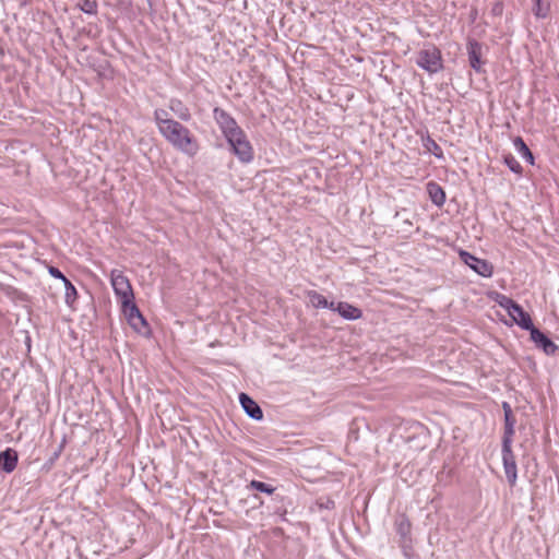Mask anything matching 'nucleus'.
<instances>
[{"instance_id":"nucleus-12","label":"nucleus","mask_w":559,"mask_h":559,"mask_svg":"<svg viewBox=\"0 0 559 559\" xmlns=\"http://www.w3.org/2000/svg\"><path fill=\"white\" fill-rule=\"evenodd\" d=\"M331 310L337 312L343 319L348 321H354L362 317L361 309L346 301L334 302Z\"/></svg>"},{"instance_id":"nucleus-22","label":"nucleus","mask_w":559,"mask_h":559,"mask_svg":"<svg viewBox=\"0 0 559 559\" xmlns=\"http://www.w3.org/2000/svg\"><path fill=\"white\" fill-rule=\"evenodd\" d=\"M503 415H504V429H503L502 441L513 442V436L515 432V430H514L515 418L513 416V413L503 414Z\"/></svg>"},{"instance_id":"nucleus-18","label":"nucleus","mask_w":559,"mask_h":559,"mask_svg":"<svg viewBox=\"0 0 559 559\" xmlns=\"http://www.w3.org/2000/svg\"><path fill=\"white\" fill-rule=\"evenodd\" d=\"M513 146L526 163H528L530 165L535 164V157L532 151L521 136H515L513 139Z\"/></svg>"},{"instance_id":"nucleus-29","label":"nucleus","mask_w":559,"mask_h":559,"mask_svg":"<svg viewBox=\"0 0 559 559\" xmlns=\"http://www.w3.org/2000/svg\"><path fill=\"white\" fill-rule=\"evenodd\" d=\"M48 273L53 278L60 280L62 282L67 281L68 278L57 266L53 265L48 266Z\"/></svg>"},{"instance_id":"nucleus-13","label":"nucleus","mask_w":559,"mask_h":559,"mask_svg":"<svg viewBox=\"0 0 559 559\" xmlns=\"http://www.w3.org/2000/svg\"><path fill=\"white\" fill-rule=\"evenodd\" d=\"M512 321L520 326L522 330L531 332L536 326L534 325L532 318L528 312H526L522 306L518 305L513 311L509 314Z\"/></svg>"},{"instance_id":"nucleus-26","label":"nucleus","mask_w":559,"mask_h":559,"mask_svg":"<svg viewBox=\"0 0 559 559\" xmlns=\"http://www.w3.org/2000/svg\"><path fill=\"white\" fill-rule=\"evenodd\" d=\"M78 8L88 15H96L98 12V3L96 0H80Z\"/></svg>"},{"instance_id":"nucleus-21","label":"nucleus","mask_w":559,"mask_h":559,"mask_svg":"<svg viewBox=\"0 0 559 559\" xmlns=\"http://www.w3.org/2000/svg\"><path fill=\"white\" fill-rule=\"evenodd\" d=\"M423 146L431 153L436 158L443 159V151L441 146L429 135L426 134V136L421 138Z\"/></svg>"},{"instance_id":"nucleus-30","label":"nucleus","mask_w":559,"mask_h":559,"mask_svg":"<svg viewBox=\"0 0 559 559\" xmlns=\"http://www.w3.org/2000/svg\"><path fill=\"white\" fill-rule=\"evenodd\" d=\"M490 13L493 16H500L503 13V3L501 1H497L492 4Z\"/></svg>"},{"instance_id":"nucleus-17","label":"nucleus","mask_w":559,"mask_h":559,"mask_svg":"<svg viewBox=\"0 0 559 559\" xmlns=\"http://www.w3.org/2000/svg\"><path fill=\"white\" fill-rule=\"evenodd\" d=\"M169 109L181 120L188 122L191 120L192 115L190 109L178 98L169 100Z\"/></svg>"},{"instance_id":"nucleus-11","label":"nucleus","mask_w":559,"mask_h":559,"mask_svg":"<svg viewBox=\"0 0 559 559\" xmlns=\"http://www.w3.org/2000/svg\"><path fill=\"white\" fill-rule=\"evenodd\" d=\"M239 403L243 412L253 420L263 419V412L260 405L247 393L239 394Z\"/></svg>"},{"instance_id":"nucleus-25","label":"nucleus","mask_w":559,"mask_h":559,"mask_svg":"<svg viewBox=\"0 0 559 559\" xmlns=\"http://www.w3.org/2000/svg\"><path fill=\"white\" fill-rule=\"evenodd\" d=\"M154 121L157 126L158 131L160 128H165L170 121H175L174 119L168 118V111L162 108H157L154 110Z\"/></svg>"},{"instance_id":"nucleus-8","label":"nucleus","mask_w":559,"mask_h":559,"mask_svg":"<svg viewBox=\"0 0 559 559\" xmlns=\"http://www.w3.org/2000/svg\"><path fill=\"white\" fill-rule=\"evenodd\" d=\"M460 258L476 274L485 278H489L492 276L493 265L489 261L477 258L465 250L460 251Z\"/></svg>"},{"instance_id":"nucleus-1","label":"nucleus","mask_w":559,"mask_h":559,"mask_svg":"<svg viewBox=\"0 0 559 559\" xmlns=\"http://www.w3.org/2000/svg\"><path fill=\"white\" fill-rule=\"evenodd\" d=\"M158 132L176 150L189 156L197 154L199 148L197 140L193 138L190 130L179 121H170L165 128H160Z\"/></svg>"},{"instance_id":"nucleus-2","label":"nucleus","mask_w":559,"mask_h":559,"mask_svg":"<svg viewBox=\"0 0 559 559\" xmlns=\"http://www.w3.org/2000/svg\"><path fill=\"white\" fill-rule=\"evenodd\" d=\"M229 151L241 164H250L254 159V150L246 132L240 130L226 139Z\"/></svg>"},{"instance_id":"nucleus-5","label":"nucleus","mask_w":559,"mask_h":559,"mask_svg":"<svg viewBox=\"0 0 559 559\" xmlns=\"http://www.w3.org/2000/svg\"><path fill=\"white\" fill-rule=\"evenodd\" d=\"M121 308L128 323L135 332L142 334L148 332V323L134 302V299L122 304Z\"/></svg>"},{"instance_id":"nucleus-31","label":"nucleus","mask_w":559,"mask_h":559,"mask_svg":"<svg viewBox=\"0 0 559 559\" xmlns=\"http://www.w3.org/2000/svg\"><path fill=\"white\" fill-rule=\"evenodd\" d=\"M502 409H503V414H511V413H513L512 412V407H511V405L508 402H502Z\"/></svg>"},{"instance_id":"nucleus-19","label":"nucleus","mask_w":559,"mask_h":559,"mask_svg":"<svg viewBox=\"0 0 559 559\" xmlns=\"http://www.w3.org/2000/svg\"><path fill=\"white\" fill-rule=\"evenodd\" d=\"M307 297L309 298L310 304L312 307L317 309H332L334 306V301H328V299L318 293L317 290H308Z\"/></svg>"},{"instance_id":"nucleus-32","label":"nucleus","mask_w":559,"mask_h":559,"mask_svg":"<svg viewBox=\"0 0 559 559\" xmlns=\"http://www.w3.org/2000/svg\"><path fill=\"white\" fill-rule=\"evenodd\" d=\"M147 3H148V7L152 8L153 7V0H146Z\"/></svg>"},{"instance_id":"nucleus-9","label":"nucleus","mask_w":559,"mask_h":559,"mask_svg":"<svg viewBox=\"0 0 559 559\" xmlns=\"http://www.w3.org/2000/svg\"><path fill=\"white\" fill-rule=\"evenodd\" d=\"M530 335L535 346L542 349L547 356H554L559 350V346L539 329L535 328L530 332Z\"/></svg>"},{"instance_id":"nucleus-4","label":"nucleus","mask_w":559,"mask_h":559,"mask_svg":"<svg viewBox=\"0 0 559 559\" xmlns=\"http://www.w3.org/2000/svg\"><path fill=\"white\" fill-rule=\"evenodd\" d=\"M416 64L430 74L438 73L443 68L440 50L436 47L420 50Z\"/></svg>"},{"instance_id":"nucleus-15","label":"nucleus","mask_w":559,"mask_h":559,"mask_svg":"<svg viewBox=\"0 0 559 559\" xmlns=\"http://www.w3.org/2000/svg\"><path fill=\"white\" fill-rule=\"evenodd\" d=\"M394 528L403 545L411 542L412 524L405 514H400L395 519Z\"/></svg>"},{"instance_id":"nucleus-16","label":"nucleus","mask_w":559,"mask_h":559,"mask_svg":"<svg viewBox=\"0 0 559 559\" xmlns=\"http://www.w3.org/2000/svg\"><path fill=\"white\" fill-rule=\"evenodd\" d=\"M427 192L429 194L431 202L436 206L440 207L445 203V200H447L445 192L439 183H437L435 181L428 182L427 183Z\"/></svg>"},{"instance_id":"nucleus-6","label":"nucleus","mask_w":559,"mask_h":559,"mask_svg":"<svg viewBox=\"0 0 559 559\" xmlns=\"http://www.w3.org/2000/svg\"><path fill=\"white\" fill-rule=\"evenodd\" d=\"M213 119L217 123L224 139L242 130L236 119L221 107H215L213 109Z\"/></svg>"},{"instance_id":"nucleus-24","label":"nucleus","mask_w":559,"mask_h":559,"mask_svg":"<svg viewBox=\"0 0 559 559\" xmlns=\"http://www.w3.org/2000/svg\"><path fill=\"white\" fill-rule=\"evenodd\" d=\"M503 164L509 168L510 171L518 176H522L523 167L519 163V160L511 154L506 153L502 155Z\"/></svg>"},{"instance_id":"nucleus-28","label":"nucleus","mask_w":559,"mask_h":559,"mask_svg":"<svg viewBox=\"0 0 559 559\" xmlns=\"http://www.w3.org/2000/svg\"><path fill=\"white\" fill-rule=\"evenodd\" d=\"M496 301L501 308L507 310L508 314H510L513 311V309L519 305L512 298L502 294H497Z\"/></svg>"},{"instance_id":"nucleus-20","label":"nucleus","mask_w":559,"mask_h":559,"mask_svg":"<svg viewBox=\"0 0 559 559\" xmlns=\"http://www.w3.org/2000/svg\"><path fill=\"white\" fill-rule=\"evenodd\" d=\"M551 0H532V12L536 19H546L550 13Z\"/></svg>"},{"instance_id":"nucleus-7","label":"nucleus","mask_w":559,"mask_h":559,"mask_svg":"<svg viewBox=\"0 0 559 559\" xmlns=\"http://www.w3.org/2000/svg\"><path fill=\"white\" fill-rule=\"evenodd\" d=\"M501 455L507 480L511 486H514L518 479V466L512 451V442L502 441Z\"/></svg>"},{"instance_id":"nucleus-10","label":"nucleus","mask_w":559,"mask_h":559,"mask_svg":"<svg viewBox=\"0 0 559 559\" xmlns=\"http://www.w3.org/2000/svg\"><path fill=\"white\" fill-rule=\"evenodd\" d=\"M466 48L471 68L477 73L483 72L481 44L478 40L472 38L468 39Z\"/></svg>"},{"instance_id":"nucleus-14","label":"nucleus","mask_w":559,"mask_h":559,"mask_svg":"<svg viewBox=\"0 0 559 559\" xmlns=\"http://www.w3.org/2000/svg\"><path fill=\"white\" fill-rule=\"evenodd\" d=\"M19 455L17 452L12 448H7L0 452V468L7 473H12L17 465Z\"/></svg>"},{"instance_id":"nucleus-23","label":"nucleus","mask_w":559,"mask_h":559,"mask_svg":"<svg viewBox=\"0 0 559 559\" xmlns=\"http://www.w3.org/2000/svg\"><path fill=\"white\" fill-rule=\"evenodd\" d=\"M62 283L64 285V302L72 308L78 299V290L69 278Z\"/></svg>"},{"instance_id":"nucleus-27","label":"nucleus","mask_w":559,"mask_h":559,"mask_svg":"<svg viewBox=\"0 0 559 559\" xmlns=\"http://www.w3.org/2000/svg\"><path fill=\"white\" fill-rule=\"evenodd\" d=\"M248 488L250 489H253V490H257L259 492H263V493H266V495H272L274 493L275 491V487L272 486L271 484H266L264 481H261V480H257V479H253L249 483L248 485Z\"/></svg>"},{"instance_id":"nucleus-3","label":"nucleus","mask_w":559,"mask_h":559,"mask_svg":"<svg viewBox=\"0 0 559 559\" xmlns=\"http://www.w3.org/2000/svg\"><path fill=\"white\" fill-rule=\"evenodd\" d=\"M110 282L117 300L122 305L134 299V294L129 278L120 270L110 272Z\"/></svg>"}]
</instances>
